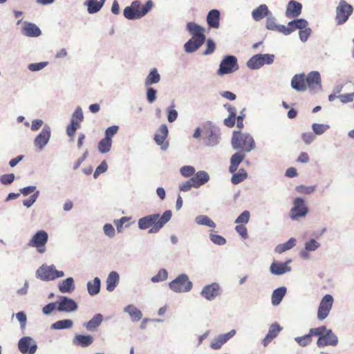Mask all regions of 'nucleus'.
<instances>
[{
	"label": "nucleus",
	"instance_id": "f257e3e1",
	"mask_svg": "<svg viewBox=\"0 0 354 354\" xmlns=\"http://www.w3.org/2000/svg\"><path fill=\"white\" fill-rule=\"evenodd\" d=\"M291 86L297 91H304L308 88L313 91L321 88V77L317 71H312L307 75L297 74L291 80Z\"/></svg>",
	"mask_w": 354,
	"mask_h": 354
},
{
	"label": "nucleus",
	"instance_id": "f03ea898",
	"mask_svg": "<svg viewBox=\"0 0 354 354\" xmlns=\"http://www.w3.org/2000/svg\"><path fill=\"white\" fill-rule=\"evenodd\" d=\"M171 212L167 210L161 216L153 214L144 216L138 220V227L140 230L150 228V233H156L171 219Z\"/></svg>",
	"mask_w": 354,
	"mask_h": 354
},
{
	"label": "nucleus",
	"instance_id": "7ed1b4c3",
	"mask_svg": "<svg viewBox=\"0 0 354 354\" xmlns=\"http://www.w3.org/2000/svg\"><path fill=\"white\" fill-rule=\"evenodd\" d=\"M187 30L192 37L185 44V50L187 53H193L204 43L205 40V29L194 22H189L187 24Z\"/></svg>",
	"mask_w": 354,
	"mask_h": 354
},
{
	"label": "nucleus",
	"instance_id": "20e7f679",
	"mask_svg": "<svg viewBox=\"0 0 354 354\" xmlns=\"http://www.w3.org/2000/svg\"><path fill=\"white\" fill-rule=\"evenodd\" d=\"M231 144L233 149L246 153L254 149L256 147L253 137L250 133L241 131H234L233 132Z\"/></svg>",
	"mask_w": 354,
	"mask_h": 354
},
{
	"label": "nucleus",
	"instance_id": "39448f33",
	"mask_svg": "<svg viewBox=\"0 0 354 354\" xmlns=\"http://www.w3.org/2000/svg\"><path fill=\"white\" fill-rule=\"evenodd\" d=\"M153 2L151 0L141 6L139 1H134L130 6L126 7L124 10V16L128 19H140L145 16L152 8Z\"/></svg>",
	"mask_w": 354,
	"mask_h": 354
},
{
	"label": "nucleus",
	"instance_id": "423d86ee",
	"mask_svg": "<svg viewBox=\"0 0 354 354\" xmlns=\"http://www.w3.org/2000/svg\"><path fill=\"white\" fill-rule=\"evenodd\" d=\"M36 274L42 281H50L63 277L64 272L57 270L54 266L42 265L37 269Z\"/></svg>",
	"mask_w": 354,
	"mask_h": 354
},
{
	"label": "nucleus",
	"instance_id": "0eeeda50",
	"mask_svg": "<svg viewBox=\"0 0 354 354\" xmlns=\"http://www.w3.org/2000/svg\"><path fill=\"white\" fill-rule=\"evenodd\" d=\"M239 69L237 59L233 55H227L221 61L217 74L220 76L232 73Z\"/></svg>",
	"mask_w": 354,
	"mask_h": 354
},
{
	"label": "nucleus",
	"instance_id": "6e6552de",
	"mask_svg": "<svg viewBox=\"0 0 354 354\" xmlns=\"http://www.w3.org/2000/svg\"><path fill=\"white\" fill-rule=\"evenodd\" d=\"M169 286L176 292H188L192 288V283L186 274H182L170 282Z\"/></svg>",
	"mask_w": 354,
	"mask_h": 354
},
{
	"label": "nucleus",
	"instance_id": "1a4fd4ad",
	"mask_svg": "<svg viewBox=\"0 0 354 354\" xmlns=\"http://www.w3.org/2000/svg\"><path fill=\"white\" fill-rule=\"evenodd\" d=\"M353 8L346 1L341 0L336 8L335 19L338 25L344 24L353 13Z\"/></svg>",
	"mask_w": 354,
	"mask_h": 354
},
{
	"label": "nucleus",
	"instance_id": "9d476101",
	"mask_svg": "<svg viewBox=\"0 0 354 354\" xmlns=\"http://www.w3.org/2000/svg\"><path fill=\"white\" fill-rule=\"evenodd\" d=\"M48 240V235L44 230H40L36 232L29 241L28 245L37 249L39 253L45 252V245Z\"/></svg>",
	"mask_w": 354,
	"mask_h": 354
},
{
	"label": "nucleus",
	"instance_id": "9b49d317",
	"mask_svg": "<svg viewBox=\"0 0 354 354\" xmlns=\"http://www.w3.org/2000/svg\"><path fill=\"white\" fill-rule=\"evenodd\" d=\"M333 301V297L330 295L324 296L318 307L317 319L319 320H323L328 317L332 308Z\"/></svg>",
	"mask_w": 354,
	"mask_h": 354
},
{
	"label": "nucleus",
	"instance_id": "f8f14e48",
	"mask_svg": "<svg viewBox=\"0 0 354 354\" xmlns=\"http://www.w3.org/2000/svg\"><path fill=\"white\" fill-rule=\"evenodd\" d=\"M83 118L84 116L81 108H77L72 115L71 123L66 127V133L71 138H73L76 130L80 127V123Z\"/></svg>",
	"mask_w": 354,
	"mask_h": 354
},
{
	"label": "nucleus",
	"instance_id": "ddd939ff",
	"mask_svg": "<svg viewBox=\"0 0 354 354\" xmlns=\"http://www.w3.org/2000/svg\"><path fill=\"white\" fill-rule=\"evenodd\" d=\"M319 338L317 342L318 347H324L327 346H336L338 342L337 336L331 330H325L322 331V335H316Z\"/></svg>",
	"mask_w": 354,
	"mask_h": 354
},
{
	"label": "nucleus",
	"instance_id": "4468645a",
	"mask_svg": "<svg viewBox=\"0 0 354 354\" xmlns=\"http://www.w3.org/2000/svg\"><path fill=\"white\" fill-rule=\"evenodd\" d=\"M308 212V208L305 204L304 199L296 198L293 202V207L290 210V218L292 220L303 217Z\"/></svg>",
	"mask_w": 354,
	"mask_h": 354
},
{
	"label": "nucleus",
	"instance_id": "2eb2a0df",
	"mask_svg": "<svg viewBox=\"0 0 354 354\" xmlns=\"http://www.w3.org/2000/svg\"><path fill=\"white\" fill-rule=\"evenodd\" d=\"M18 348L23 354H34L37 351V346L32 337L26 336L19 339Z\"/></svg>",
	"mask_w": 354,
	"mask_h": 354
},
{
	"label": "nucleus",
	"instance_id": "dca6fc26",
	"mask_svg": "<svg viewBox=\"0 0 354 354\" xmlns=\"http://www.w3.org/2000/svg\"><path fill=\"white\" fill-rule=\"evenodd\" d=\"M168 136V129L166 124H162L157 133L155 134L154 140L156 143L159 145L162 149L166 150L169 146L168 142L166 138Z\"/></svg>",
	"mask_w": 354,
	"mask_h": 354
},
{
	"label": "nucleus",
	"instance_id": "f3484780",
	"mask_svg": "<svg viewBox=\"0 0 354 354\" xmlns=\"http://www.w3.org/2000/svg\"><path fill=\"white\" fill-rule=\"evenodd\" d=\"M325 330V326H322L315 328H311L309 333L302 337H297L295 341L301 346H306L312 342V336L316 335H322V331Z\"/></svg>",
	"mask_w": 354,
	"mask_h": 354
},
{
	"label": "nucleus",
	"instance_id": "a211bd4d",
	"mask_svg": "<svg viewBox=\"0 0 354 354\" xmlns=\"http://www.w3.org/2000/svg\"><path fill=\"white\" fill-rule=\"evenodd\" d=\"M57 304V310L61 312H73L77 310V304L72 299L66 297H62L60 301Z\"/></svg>",
	"mask_w": 354,
	"mask_h": 354
},
{
	"label": "nucleus",
	"instance_id": "6ab92c4d",
	"mask_svg": "<svg viewBox=\"0 0 354 354\" xmlns=\"http://www.w3.org/2000/svg\"><path fill=\"white\" fill-rule=\"evenodd\" d=\"M203 135L206 138V144L209 146H214L218 143L219 133L218 130L212 127L204 128Z\"/></svg>",
	"mask_w": 354,
	"mask_h": 354
},
{
	"label": "nucleus",
	"instance_id": "aec40b11",
	"mask_svg": "<svg viewBox=\"0 0 354 354\" xmlns=\"http://www.w3.org/2000/svg\"><path fill=\"white\" fill-rule=\"evenodd\" d=\"M220 286L217 283L205 286L201 291V295L207 300H212L219 295Z\"/></svg>",
	"mask_w": 354,
	"mask_h": 354
},
{
	"label": "nucleus",
	"instance_id": "412c9836",
	"mask_svg": "<svg viewBox=\"0 0 354 354\" xmlns=\"http://www.w3.org/2000/svg\"><path fill=\"white\" fill-rule=\"evenodd\" d=\"M50 137V130L48 127H44L41 133L35 138V145L40 149L47 144Z\"/></svg>",
	"mask_w": 354,
	"mask_h": 354
},
{
	"label": "nucleus",
	"instance_id": "4be33fe9",
	"mask_svg": "<svg viewBox=\"0 0 354 354\" xmlns=\"http://www.w3.org/2000/svg\"><path fill=\"white\" fill-rule=\"evenodd\" d=\"M301 8L302 6L299 2L291 0L289 1L288 4L286 11V15L288 18L297 17L301 14Z\"/></svg>",
	"mask_w": 354,
	"mask_h": 354
},
{
	"label": "nucleus",
	"instance_id": "5701e85b",
	"mask_svg": "<svg viewBox=\"0 0 354 354\" xmlns=\"http://www.w3.org/2000/svg\"><path fill=\"white\" fill-rule=\"evenodd\" d=\"M245 157V155L243 153V152L241 151H239L233 154L230 158L229 171L230 173H234L237 170L239 165L241 163Z\"/></svg>",
	"mask_w": 354,
	"mask_h": 354
},
{
	"label": "nucleus",
	"instance_id": "b1692460",
	"mask_svg": "<svg viewBox=\"0 0 354 354\" xmlns=\"http://www.w3.org/2000/svg\"><path fill=\"white\" fill-rule=\"evenodd\" d=\"M281 330V328L279 324H272L269 328L268 333L263 340L264 346H266L270 342H271V341L277 336Z\"/></svg>",
	"mask_w": 354,
	"mask_h": 354
},
{
	"label": "nucleus",
	"instance_id": "393cba45",
	"mask_svg": "<svg viewBox=\"0 0 354 354\" xmlns=\"http://www.w3.org/2000/svg\"><path fill=\"white\" fill-rule=\"evenodd\" d=\"M22 32L28 37H38L41 35L40 29L34 24L25 22Z\"/></svg>",
	"mask_w": 354,
	"mask_h": 354
},
{
	"label": "nucleus",
	"instance_id": "a878e982",
	"mask_svg": "<svg viewBox=\"0 0 354 354\" xmlns=\"http://www.w3.org/2000/svg\"><path fill=\"white\" fill-rule=\"evenodd\" d=\"M291 260L287 261L286 263H277L274 262L270 266V272L274 274H282L290 270V268L287 266L288 263H290Z\"/></svg>",
	"mask_w": 354,
	"mask_h": 354
},
{
	"label": "nucleus",
	"instance_id": "bb28decb",
	"mask_svg": "<svg viewBox=\"0 0 354 354\" xmlns=\"http://www.w3.org/2000/svg\"><path fill=\"white\" fill-rule=\"evenodd\" d=\"M220 12L218 10H212L207 16V22L209 27L218 28L219 27Z\"/></svg>",
	"mask_w": 354,
	"mask_h": 354
},
{
	"label": "nucleus",
	"instance_id": "cd10ccee",
	"mask_svg": "<svg viewBox=\"0 0 354 354\" xmlns=\"http://www.w3.org/2000/svg\"><path fill=\"white\" fill-rule=\"evenodd\" d=\"M93 342V337L90 335H76L73 339V344L82 347H87Z\"/></svg>",
	"mask_w": 354,
	"mask_h": 354
},
{
	"label": "nucleus",
	"instance_id": "c85d7f7f",
	"mask_svg": "<svg viewBox=\"0 0 354 354\" xmlns=\"http://www.w3.org/2000/svg\"><path fill=\"white\" fill-rule=\"evenodd\" d=\"M103 316L101 314H96L90 321L85 322L84 326L89 331L95 330L102 323Z\"/></svg>",
	"mask_w": 354,
	"mask_h": 354
},
{
	"label": "nucleus",
	"instance_id": "c756f323",
	"mask_svg": "<svg viewBox=\"0 0 354 354\" xmlns=\"http://www.w3.org/2000/svg\"><path fill=\"white\" fill-rule=\"evenodd\" d=\"M191 178L194 180V183L196 185V187H199L209 180V176L206 171H200Z\"/></svg>",
	"mask_w": 354,
	"mask_h": 354
},
{
	"label": "nucleus",
	"instance_id": "7c9ffc66",
	"mask_svg": "<svg viewBox=\"0 0 354 354\" xmlns=\"http://www.w3.org/2000/svg\"><path fill=\"white\" fill-rule=\"evenodd\" d=\"M105 0H87L85 5L88 7V12L91 14L98 12L103 6Z\"/></svg>",
	"mask_w": 354,
	"mask_h": 354
},
{
	"label": "nucleus",
	"instance_id": "2f4dec72",
	"mask_svg": "<svg viewBox=\"0 0 354 354\" xmlns=\"http://www.w3.org/2000/svg\"><path fill=\"white\" fill-rule=\"evenodd\" d=\"M268 8L266 5L262 4L252 11V17L256 21H259L268 15Z\"/></svg>",
	"mask_w": 354,
	"mask_h": 354
},
{
	"label": "nucleus",
	"instance_id": "473e14b6",
	"mask_svg": "<svg viewBox=\"0 0 354 354\" xmlns=\"http://www.w3.org/2000/svg\"><path fill=\"white\" fill-rule=\"evenodd\" d=\"M286 293V288L285 287H280L274 290L272 295V303L274 306H277L280 304L282 299Z\"/></svg>",
	"mask_w": 354,
	"mask_h": 354
},
{
	"label": "nucleus",
	"instance_id": "72a5a7b5",
	"mask_svg": "<svg viewBox=\"0 0 354 354\" xmlns=\"http://www.w3.org/2000/svg\"><path fill=\"white\" fill-rule=\"evenodd\" d=\"M119 281V274L115 272H111L106 279V289L109 291H113Z\"/></svg>",
	"mask_w": 354,
	"mask_h": 354
},
{
	"label": "nucleus",
	"instance_id": "f704fd0d",
	"mask_svg": "<svg viewBox=\"0 0 354 354\" xmlns=\"http://www.w3.org/2000/svg\"><path fill=\"white\" fill-rule=\"evenodd\" d=\"M74 288V281L72 277H68L63 280L59 284V290L61 292H71Z\"/></svg>",
	"mask_w": 354,
	"mask_h": 354
},
{
	"label": "nucleus",
	"instance_id": "c9c22d12",
	"mask_svg": "<svg viewBox=\"0 0 354 354\" xmlns=\"http://www.w3.org/2000/svg\"><path fill=\"white\" fill-rule=\"evenodd\" d=\"M308 22L303 19H295L291 21L288 24V30L290 31V34L297 29H303L307 26Z\"/></svg>",
	"mask_w": 354,
	"mask_h": 354
},
{
	"label": "nucleus",
	"instance_id": "e433bc0d",
	"mask_svg": "<svg viewBox=\"0 0 354 354\" xmlns=\"http://www.w3.org/2000/svg\"><path fill=\"white\" fill-rule=\"evenodd\" d=\"M88 292L91 295H97L100 290V280L95 277L93 281H88L87 283Z\"/></svg>",
	"mask_w": 354,
	"mask_h": 354
},
{
	"label": "nucleus",
	"instance_id": "4c0bfd02",
	"mask_svg": "<svg viewBox=\"0 0 354 354\" xmlns=\"http://www.w3.org/2000/svg\"><path fill=\"white\" fill-rule=\"evenodd\" d=\"M232 174L233 176H232L231 182L234 185H237L243 182L248 177L247 171L243 168L240 169L237 173L234 172Z\"/></svg>",
	"mask_w": 354,
	"mask_h": 354
},
{
	"label": "nucleus",
	"instance_id": "58836bf2",
	"mask_svg": "<svg viewBox=\"0 0 354 354\" xmlns=\"http://www.w3.org/2000/svg\"><path fill=\"white\" fill-rule=\"evenodd\" d=\"M73 324V322L71 319H62L53 323L51 325V328L55 330L71 328Z\"/></svg>",
	"mask_w": 354,
	"mask_h": 354
},
{
	"label": "nucleus",
	"instance_id": "ea45409f",
	"mask_svg": "<svg viewBox=\"0 0 354 354\" xmlns=\"http://www.w3.org/2000/svg\"><path fill=\"white\" fill-rule=\"evenodd\" d=\"M160 76L156 68L151 71L145 80V85L149 86L153 84H156L160 82Z\"/></svg>",
	"mask_w": 354,
	"mask_h": 354
},
{
	"label": "nucleus",
	"instance_id": "a19ab883",
	"mask_svg": "<svg viewBox=\"0 0 354 354\" xmlns=\"http://www.w3.org/2000/svg\"><path fill=\"white\" fill-rule=\"evenodd\" d=\"M295 243L296 239L294 238H291L287 242L283 244L278 245L275 248V251L279 254H281L285 251L293 248L295 245Z\"/></svg>",
	"mask_w": 354,
	"mask_h": 354
},
{
	"label": "nucleus",
	"instance_id": "79ce46f5",
	"mask_svg": "<svg viewBox=\"0 0 354 354\" xmlns=\"http://www.w3.org/2000/svg\"><path fill=\"white\" fill-rule=\"evenodd\" d=\"M248 66L251 69H258L263 66L261 54L252 56L247 63Z\"/></svg>",
	"mask_w": 354,
	"mask_h": 354
},
{
	"label": "nucleus",
	"instance_id": "37998d69",
	"mask_svg": "<svg viewBox=\"0 0 354 354\" xmlns=\"http://www.w3.org/2000/svg\"><path fill=\"white\" fill-rule=\"evenodd\" d=\"M112 145V140L106 138L102 139L98 144V150L102 153H107L110 151Z\"/></svg>",
	"mask_w": 354,
	"mask_h": 354
},
{
	"label": "nucleus",
	"instance_id": "c03bdc74",
	"mask_svg": "<svg viewBox=\"0 0 354 354\" xmlns=\"http://www.w3.org/2000/svg\"><path fill=\"white\" fill-rule=\"evenodd\" d=\"M126 311L129 314L131 319L134 321H138L142 318V313L140 310L132 305L126 308Z\"/></svg>",
	"mask_w": 354,
	"mask_h": 354
},
{
	"label": "nucleus",
	"instance_id": "a18cd8bd",
	"mask_svg": "<svg viewBox=\"0 0 354 354\" xmlns=\"http://www.w3.org/2000/svg\"><path fill=\"white\" fill-rule=\"evenodd\" d=\"M196 221L198 224L206 225L210 227H215L216 225L214 222L210 219L207 216H199L196 218Z\"/></svg>",
	"mask_w": 354,
	"mask_h": 354
},
{
	"label": "nucleus",
	"instance_id": "49530a36",
	"mask_svg": "<svg viewBox=\"0 0 354 354\" xmlns=\"http://www.w3.org/2000/svg\"><path fill=\"white\" fill-rule=\"evenodd\" d=\"M227 342L226 338L223 335H221L218 337L214 338L210 346L213 349H219L221 346Z\"/></svg>",
	"mask_w": 354,
	"mask_h": 354
},
{
	"label": "nucleus",
	"instance_id": "de8ad7c7",
	"mask_svg": "<svg viewBox=\"0 0 354 354\" xmlns=\"http://www.w3.org/2000/svg\"><path fill=\"white\" fill-rule=\"evenodd\" d=\"M168 276L167 271L165 269H160L158 274L151 278V281L153 283H158L167 279Z\"/></svg>",
	"mask_w": 354,
	"mask_h": 354
},
{
	"label": "nucleus",
	"instance_id": "09e8293b",
	"mask_svg": "<svg viewBox=\"0 0 354 354\" xmlns=\"http://www.w3.org/2000/svg\"><path fill=\"white\" fill-rule=\"evenodd\" d=\"M315 190V186L299 185L296 187V191L299 194H310Z\"/></svg>",
	"mask_w": 354,
	"mask_h": 354
},
{
	"label": "nucleus",
	"instance_id": "8fccbe9b",
	"mask_svg": "<svg viewBox=\"0 0 354 354\" xmlns=\"http://www.w3.org/2000/svg\"><path fill=\"white\" fill-rule=\"evenodd\" d=\"M129 220H130V218L124 216V217H122L120 219L115 220L114 221V223L116 226V228H117V230L118 232H122L124 225H125V227H128L129 225V224H126V223H127Z\"/></svg>",
	"mask_w": 354,
	"mask_h": 354
},
{
	"label": "nucleus",
	"instance_id": "3c124183",
	"mask_svg": "<svg viewBox=\"0 0 354 354\" xmlns=\"http://www.w3.org/2000/svg\"><path fill=\"white\" fill-rule=\"evenodd\" d=\"M250 212L247 210L243 212L236 219V223H248L250 219Z\"/></svg>",
	"mask_w": 354,
	"mask_h": 354
},
{
	"label": "nucleus",
	"instance_id": "603ef678",
	"mask_svg": "<svg viewBox=\"0 0 354 354\" xmlns=\"http://www.w3.org/2000/svg\"><path fill=\"white\" fill-rule=\"evenodd\" d=\"M328 127H329L328 125L317 123L313 124L312 126L313 131L318 135L324 133L328 129Z\"/></svg>",
	"mask_w": 354,
	"mask_h": 354
},
{
	"label": "nucleus",
	"instance_id": "864d4df0",
	"mask_svg": "<svg viewBox=\"0 0 354 354\" xmlns=\"http://www.w3.org/2000/svg\"><path fill=\"white\" fill-rule=\"evenodd\" d=\"M15 180V175L13 174H3L0 176V182L3 185L11 184Z\"/></svg>",
	"mask_w": 354,
	"mask_h": 354
},
{
	"label": "nucleus",
	"instance_id": "5fc2aeb1",
	"mask_svg": "<svg viewBox=\"0 0 354 354\" xmlns=\"http://www.w3.org/2000/svg\"><path fill=\"white\" fill-rule=\"evenodd\" d=\"M210 240L215 244L222 245L226 243V240L221 235L210 234Z\"/></svg>",
	"mask_w": 354,
	"mask_h": 354
},
{
	"label": "nucleus",
	"instance_id": "6e6d98bb",
	"mask_svg": "<svg viewBox=\"0 0 354 354\" xmlns=\"http://www.w3.org/2000/svg\"><path fill=\"white\" fill-rule=\"evenodd\" d=\"M311 34V29L306 26L303 29H299V38L302 41H307L310 35Z\"/></svg>",
	"mask_w": 354,
	"mask_h": 354
},
{
	"label": "nucleus",
	"instance_id": "4d7b16f0",
	"mask_svg": "<svg viewBox=\"0 0 354 354\" xmlns=\"http://www.w3.org/2000/svg\"><path fill=\"white\" fill-rule=\"evenodd\" d=\"M118 129L119 127L116 125L108 127L105 131V138L111 140L112 137L117 133Z\"/></svg>",
	"mask_w": 354,
	"mask_h": 354
},
{
	"label": "nucleus",
	"instance_id": "13d9d810",
	"mask_svg": "<svg viewBox=\"0 0 354 354\" xmlns=\"http://www.w3.org/2000/svg\"><path fill=\"white\" fill-rule=\"evenodd\" d=\"M108 169L107 164L105 161H102L100 165L96 168L93 177L97 178L100 174L105 172Z\"/></svg>",
	"mask_w": 354,
	"mask_h": 354
},
{
	"label": "nucleus",
	"instance_id": "bf43d9fd",
	"mask_svg": "<svg viewBox=\"0 0 354 354\" xmlns=\"http://www.w3.org/2000/svg\"><path fill=\"white\" fill-rule=\"evenodd\" d=\"M215 48L216 45L213 40L210 39H207L206 43V49L203 52V55L212 54L215 50Z\"/></svg>",
	"mask_w": 354,
	"mask_h": 354
},
{
	"label": "nucleus",
	"instance_id": "052dcab7",
	"mask_svg": "<svg viewBox=\"0 0 354 354\" xmlns=\"http://www.w3.org/2000/svg\"><path fill=\"white\" fill-rule=\"evenodd\" d=\"M195 172V169L192 166H184L180 169V174L185 177L192 176Z\"/></svg>",
	"mask_w": 354,
	"mask_h": 354
},
{
	"label": "nucleus",
	"instance_id": "680f3d73",
	"mask_svg": "<svg viewBox=\"0 0 354 354\" xmlns=\"http://www.w3.org/2000/svg\"><path fill=\"white\" fill-rule=\"evenodd\" d=\"M337 97L344 104L348 103V102H351L354 100V92L351 93L339 95H338Z\"/></svg>",
	"mask_w": 354,
	"mask_h": 354
},
{
	"label": "nucleus",
	"instance_id": "e2e57ef3",
	"mask_svg": "<svg viewBox=\"0 0 354 354\" xmlns=\"http://www.w3.org/2000/svg\"><path fill=\"white\" fill-rule=\"evenodd\" d=\"M194 180L190 178L185 183L182 184L180 186V190L182 192H187L189 191L192 187H196V185L194 183Z\"/></svg>",
	"mask_w": 354,
	"mask_h": 354
},
{
	"label": "nucleus",
	"instance_id": "0e129e2a",
	"mask_svg": "<svg viewBox=\"0 0 354 354\" xmlns=\"http://www.w3.org/2000/svg\"><path fill=\"white\" fill-rule=\"evenodd\" d=\"M48 62H39V63H35V64H30L28 65V69L31 71H40L42 68H44Z\"/></svg>",
	"mask_w": 354,
	"mask_h": 354
},
{
	"label": "nucleus",
	"instance_id": "69168bd1",
	"mask_svg": "<svg viewBox=\"0 0 354 354\" xmlns=\"http://www.w3.org/2000/svg\"><path fill=\"white\" fill-rule=\"evenodd\" d=\"M57 303H50L46 305L42 309L43 313L46 315H50L53 311L57 309Z\"/></svg>",
	"mask_w": 354,
	"mask_h": 354
},
{
	"label": "nucleus",
	"instance_id": "338daca9",
	"mask_svg": "<svg viewBox=\"0 0 354 354\" xmlns=\"http://www.w3.org/2000/svg\"><path fill=\"white\" fill-rule=\"evenodd\" d=\"M16 317L20 322L21 328L24 329L26 325L27 317L24 312H19L16 314Z\"/></svg>",
	"mask_w": 354,
	"mask_h": 354
},
{
	"label": "nucleus",
	"instance_id": "774afa93",
	"mask_svg": "<svg viewBox=\"0 0 354 354\" xmlns=\"http://www.w3.org/2000/svg\"><path fill=\"white\" fill-rule=\"evenodd\" d=\"M147 98L149 103H153L156 99V91L153 88H149L147 91Z\"/></svg>",
	"mask_w": 354,
	"mask_h": 354
}]
</instances>
